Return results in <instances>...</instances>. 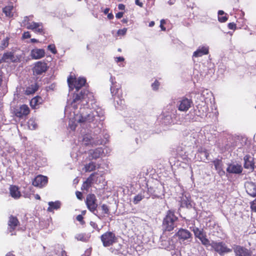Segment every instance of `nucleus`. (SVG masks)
<instances>
[{"label":"nucleus","instance_id":"32","mask_svg":"<svg viewBox=\"0 0 256 256\" xmlns=\"http://www.w3.org/2000/svg\"><path fill=\"white\" fill-rule=\"evenodd\" d=\"M96 168V164L94 162H90L85 165L84 169L86 172H90L94 170Z\"/></svg>","mask_w":256,"mask_h":256},{"label":"nucleus","instance_id":"46","mask_svg":"<svg viewBox=\"0 0 256 256\" xmlns=\"http://www.w3.org/2000/svg\"><path fill=\"white\" fill-rule=\"evenodd\" d=\"M160 84L159 82L156 80L152 84V87L154 90H156L158 89V88Z\"/></svg>","mask_w":256,"mask_h":256},{"label":"nucleus","instance_id":"23","mask_svg":"<svg viewBox=\"0 0 256 256\" xmlns=\"http://www.w3.org/2000/svg\"><path fill=\"white\" fill-rule=\"evenodd\" d=\"M19 222L16 217L11 216L9 218L8 222V228L11 232L12 230L16 229L18 226Z\"/></svg>","mask_w":256,"mask_h":256},{"label":"nucleus","instance_id":"47","mask_svg":"<svg viewBox=\"0 0 256 256\" xmlns=\"http://www.w3.org/2000/svg\"><path fill=\"white\" fill-rule=\"evenodd\" d=\"M76 238L78 240L81 241H84V238L82 234H78L76 236Z\"/></svg>","mask_w":256,"mask_h":256},{"label":"nucleus","instance_id":"63","mask_svg":"<svg viewBox=\"0 0 256 256\" xmlns=\"http://www.w3.org/2000/svg\"><path fill=\"white\" fill-rule=\"evenodd\" d=\"M174 2V0H170L168 2V4H170V5H172V4H173Z\"/></svg>","mask_w":256,"mask_h":256},{"label":"nucleus","instance_id":"2","mask_svg":"<svg viewBox=\"0 0 256 256\" xmlns=\"http://www.w3.org/2000/svg\"><path fill=\"white\" fill-rule=\"evenodd\" d=\"M177 219V217L174 215L173 212L168 211L163 220L162 226L164 228L168 231L173 230L176 226L175 222Z\"/></svg>","mask_w":256,"mask_h":256},{"label":"nucleus","instance_id":"41","mask_svg":"<svg viewBox=\"0 0 256 256\" xmlns=\"http://www.w3.org/2000/svg\"><path fill=\"white\" fill-rule=\"evenodd\" d=\"M48 48L49 50H50L52 53L55 54L56 52V49L55 46L54 44H50L48 46Z\"/></svg>","mask_w":256,"mask_h":256},{"label":"nucleus","instance_id":"53","mask_svg":"<svg viewBox=\"0 0 256 256\" xmlns=\"http://www.w3.org/2000/svg\"><path fill=\"white\" fill-rule=\"evenodd\" d=\"M124 13L122 12H119L116 14V18H120L122 17Z\"/></svg>","mask_w":256,"mask_h":256},{"label":"nucleus","instance_id":"22","mask_svg":"<svg viewBox=\"0 0 256 256\" xmlns=\"http://www.w3.org/2000/svg\"><path fill=\"white\" fill-rule=\"evenodd\" d=\"M208 53V48L206 46H200L193 54L194 57H200Z\"/></svg>","mask_w":256,"mask_h":256},{"label":"nucleus","instance_id":"58","mask_svg":"<svg viewBox=\"0 0 256 256\" xmlns=\"http://www.w3.org/2000/svg\"><path fill=\"white\" fill-rule=\"evenodd\" d=\"M202 155H204V156L207 158L208 156V153L206 152V151H204V152H202L200 153Z\"/></svg>","mask_w":256,"mask_h":256},{"label":"nucleus","instance_id":"49","mask_svg":"<svg viewBox=\"0 0 256 256\" xmlns=\"http://www.w3.org/2000/svg\"><path fill=\"white\" fill-rule=\"evenodd\" d=\"M90 225L94 229L98 230V231L100 230V229L98 228L97 224L94 222H90Z\"/></svg>","mask_w":256,"mask_h":256},{"label":"nucleus","instance_id":"34","mask_svg":"<svg viewBox=\"0 0 256 256\" xmlns=\"http://www.w3.org/2000/svg\"><path fill=\"white\" fill-rule=\"evenodd\" d=\"M9 40L10 38L7 36L2 40L0 46V49L4 50L8 46Z\"/></svg>","mask_w":256,"mask_h":256},{"label":"nucleus","instance_id":"25","mask_svg":"<svg viewBox=\"0 0 256 256\" xmlns=\"http://www.w3.org/2000/svg\"><path fill=\"white\" fill-rule=\"evenodd\" d=\"M7 92V86L6 84H3L2 72L0 70V98L4 96Z\"/></svg>","mask_w":256,"mask_h":256},{"label":"nucleus","instance_id":"10","mask_svg":"<svg viewBox=\"0 0 256 256\" xmlns=\"http://www.w3.org/2000/svg\"><path fill=\"white\" fill-rule=\"evenodd\" d=\"M82 142L86 146H94L102 144V141L98 139L92 138L90 134H86L84 135L82 138Z\"/></svg>","mask_w":256,"mask_h":256},{"label":"nucleus","instance_id":"27","mask_svg":"<svg viewBox=\"0 0 256 256\" xmlns=\"http://www.w3.org/2000/svg\"><path fill=\"white\" fill-rule=\"evenodd\" d=\"M10 196L14 198H18L21 196L20 192L18 190V187L16 186H10Z\"/></svg>","mask_w":256,"mask_h":256},{"label":"nucleus","instance_id":"14","mask_svg":"<svg viewBox=\"0 0 256 256\" xmlns=\"http://www.w3.org/2000/svg\"><path fill=\"white\" fill-rule=\"evenodd\" d=\"M226 171L230 174H240L242 171V168L240 164L232 163L228 165Z\"/></svg>","mask_w":256,"mask_h":256},{"label":"nucleus","instance_id":"48","mask_svg":"<svg viewBox=\"0 0 256 256\" xmlns=\"http://www.w3.org/2000/svg\"><path fill=\"white\" fill-rule=\"evenodd\" d=\"M30 34L28 32H24L22 34L23 38H30Z\"/></svg>","mask_w":256,"mask_h":256},{"label":"nucleus","instance_id":"11","mask_svg":"<svg viewBox=\"0 0 256 256\" xmlns=\"http://www.w3.org/2000/svg\"><path fill=\"white\" fill-rule=\"evenodd\" d=\"M48 66L46 62L39 61L35 63L33 68L34 74L39 75L44 72L47 70Z\"/></svg>","mask_w":256,"mask_h":256},{"label":"nucleus","instance_id":"28","mask_svg":"<svg viewBox=\"0 0 256 256\" xmlns=\"http://www.w3.org/2000/svg\"><path fill=\"white\" fill-rule=\"evenodd\" d=\"M94 174L95 173L92 174L87 178V180L84 182L82 186V190H88L90 188L94 180L93 176H94Z\"/></svg>","mask_w":256,"mask_h":256},{"label":"nucleus","instance_id":"40","mask_svg":"<svg viewBox=\"0 0 256 256\" xmlns=\"http://www.w3.org/2000/svg\"><path fill=\"white\" fill-rule=\"evenodd\" d=\"M118 100H116L118 104L120 105V106H122V107L123 106L124 104V100L121 98V96L120 95H118L116 97Z\"/></svg>","mask_w":256,"mask_h":256},{"label":"nucleus","instance_id":"3","mask_svg":"<svg viewBox=\"0 0 256 256\" xmlns=\"http://www.w3.org/2000/svg\"><path fill=\"white\" fill-rule=\"evenodd\" d=\"M86 82V80L84 78H78V79L70 76L68 78V83L70 90L76 88V92L84 86Z\"/></svg>","mask_w":256,"mask_h":256},{"label":"nucleus","instance_id":"35","mask_svg":"<svg viewBox=\"0 0 256 256\" xmlns=\"http://www.w3.org/2000/svg\"><path fill=\"white\" fill-rule=\"evenodd\" d=\"M29 129L34 130L36 128L37 124L35 121L32 119H30L28 122Z\"/></svg>","mask_w":256,"mask_h":256},{"label":"nucleus","instance_id":"61","mask_svg":"<svg viewBox=\"0 0 256 256\" xmlns=\"http://www.w3.org/2000/svg\"><path fill=\"white\" fill-rule=\"evenodd\" d=\"M110 10V9L108 8H106L104 11V14H107L108 13V12Z\"/></svg>","mask_w":256,"mask_h":256},{"label":"nucleus","instance_id":"52","mask_svg":"<svg viewBox=\"0 0 256 256\" xmlns=\"http://www.w3.org/2000/svg\"><path fill=\"white\" fill-rule=\"evenodd\" d=\"M76 219L78 221V222H80L82 224L83 222V216L80 215V214H79L78 216H77L76 218Z\"/></svg>","mask_w":256,"mask_h":256},{"label":"nucleus","instance_id":"51","mask_svg":"<svg viewBox=\"0 0 256 256\" xmlns=\"http://www.w3.org/2000/svg\"><path fill=\"white\" fill-rule=\"evenodd\" d=\"M76 194L78 199L80 200H82V194L81 192L77 191L76 192Z\"/></svg>","mask_w":256,"mask_h":256},{"label":"nucleus","instance_id":"60","mask_svg":"<svg viewBox=\"0 0 256 256\" xmlns=\"http://www.w3.org/2000/svg\"><path fill=\"white\" fill-rule=\"evenodd\" d=\"M224 14V12L223 10H220L218 12V16H222Z\"/></svg>","mask_w":256,"mask_h":256},{"label":"nucleus","instance_id":"54","mask_svg":"<svg viewBox=\"0 0 256 256\" xmlns=\"http://www.w3.org/2000/svg\"><path fill=\"white\" fill-rule=\"evenodd\" d=\"M168 242V241L164 240V241L163 242H164V243L162 244V245L163 246H164L165 248H172V246L170 247V246H167L166 243H167Z\"/></svg>","mask_w":256,"mask_h":256},{"label":"nucleus","instance_id":"7","mask_svg":"<svg viewBox=\"0 0 256 256\" xmlns=\"http://www.w3.org/2000/svg\"><path fill=\"white\" fill-rule=\"evenodd\" d=\"M176 112V110H174L172 112V114H170L169 112L164 113L161 116L162 123L164 125H168L171 124L181 122V120L176 119V116L174 118V119L172 117V114L174 116Z\"/></svg>","mask_w":256,"mask_h":256},{"label":"nucleus","instance_id":"26","mask_svg":"<svg viewBox=\"0 0 256 256\" xmlns=\"http://www.w3.org/2000/svg\"><path fill=\"white\" fill-rule=\"evenodd\" d=\"M213 163L214 166L215 168L217 170L218 174L220 176L224 175L225 174V172L223 170L222 168V161L221 160L216 159L213 161Z\"/></svg>","mask_w":256,"mask_h":256},{"label":"nucleus","instance_id":"1","mask_svg":"<svg viewBox=\"0 0 256 256\" xmlns=\"http://www.w3.org/2000/svg\"><path fill=\"white\" fill-rule=\"evenodd\" d=\"M91 97H92V94L84 90L79 94H74L72 100H68L65 114L70 112V116H73L70 118L68 123L72 130H74L78 125L83 128H94L104 120V112L101 108L91 109L81 107L82 105L88 104Z\"/></svg>","mask_w":256,"mask_h":256},{"label":"nucleus","instance_id":"62","mask_svg":"<svg viewBox=\"0 0 256 256\" xmlns=\"http://www.w3.org/2000/svg\"><path fill=\"white\" fill-rule=\"evenodd\" d=\"M154 25V21H152L149 24V26L152 27Z\"/></svg>","mask_w":256,"mask_h":256},{"label":"nucleus","instance_id":"59","mask_svg":"<svg viewBox=\"0 0 256 256\" xmlns=\"http://www.w3.org/2000/svg\"><path fill=\"white\" fill-rule=\"evenodd\" d=\"M108 18L109 20H112V19L114 18V15L112 13L108 14Z\"/></svg>","mask_w":256,"mask_h":256},{"label":"nucleus","instance_id":"30","mask_svg":"<svg viewBox=\"0 0 256 256\" xmlns=\"http://www.w3.org/2000/svg\"><path fill=\"white\" fill-rule=\"evenodd\" d=\"M52 256H67L64 250L59 244L56 246Z\"/></svg>","mask_w":256,"mask_h":256},{"label":"nucleus","instance_id":"16","mask_svg":"<svg viewBox=\"0 0 256 256\" xmlns=\"http://www.w3.org/2000/svg\"><path fill=\"white\" fill-rule=\"evenodd\" d=\"M30 56L32 59H40L44 56L45 52L42 48H34L31 50Z\"/></svg>","mask_w":256,"mask_h":256},{"label":"nucleus","instance_id":"45","mask_svg":"<svg viewBox=\"0 0 256 256\" xmlns=\"http://www.w3.org/2000/svg\"><path fill=\"white\" fill-rule=\"evenodd\" d=\"M218 20H219L220 22H226L227 20H228V18L226 16H218Z\"/></svg>","mask_w":256,"mask_h":256},{"label":"nucleus","instance_id":"15","mask_svg":"<svg viewBox=\"0 0 256 256\" xmlns=\"http://www.w3.org/2000/svg\"><path fill=\"white\" fill-rule=\"evenodd\" d=\"M115 78L112 76L110 78V82L112 84L110 86V92L112 96H114V99L116 100L118 95H120L119 94L120 86L116 84L115 82Z\"/></svg>","mask_w":256,"mask_h":256},{"label":"nucleus","instance_id":"57","mask_svg":"<svg viewBox=\"0 0 256 256\" xmlns=\"http://www.w3.org/2000/svg\"><path fill=\"white\" fill-rule=\"evenodd\" d=\"M124 60V58L123 57H117L116 58V62H122Z\"/></svg>","mask_w":256,"mask_h":256},{"label":"nucleus","instance_id":"43","mask_svg":"<svg viewBox=\"0 0 256 256\" xmlns=\"http://www.w3.org/2000/svg\"><path fill=\"white\" fill-rule=\"evenodd\" d=\"M250 208L252 211L256 212V199L250 202Z\"/></svg>","mask_w":256,"mask_h":256},{"label":"nucleus","instance_id":"44","mask_svg":"<svg viewBox=\"0 0 256 256\" xmlns=\"http://www.w3.org/2000/svg\"><path fill=\"white\" fill-rule=\"evenodd\" d=\"M30 22V16H26L24 18V20L22 22V26H24L26 27V23Z\"/></svg>","mask_w":256,"mask_h":256},{"label":"nucleus","instance_id":"50","mask_svg":"<svg viewBox=\"0 0 256 256\" xmlns=\"http://www.w3.org/2000/svg\"><path fill=\"white\" fill-rule=\"evenodd\" d=\"M236 24L234 22H231L228 24V28L230 30H234L236 28Z\"/></svg>","mask_w":256,"mask_h":256},{"label":"nucleus","instance_id":"36","mask_svg":"<svg viewBox=\"0 0 256 256\" xmlns=\"http://www.w3.org/2000/svg\"><path fill=\"white\" fill-rule=\"evenodd\" d=\"M199 240H200L202 244L205 246H210L211 243H210L209 240L206 238V235L200 238Z\"/></svg>","mask_w":256,"mask_h":256},{"label":"nucleus","instance_id":"31","mask_svg":"<svg viewBox=\"0 0 256 256\" xmlns=\"http://www.w3.org/2000/svg\"><path fill=\"white\" fill-rule=\"evenodd\" d=\"M14 6H8L3 8V12L6 16L12 17L13 16Z\"/></svg>","mask_w":256,"mask_h":256},{"label":"nucleus","instance_id":"33","mask_svg":"<svg viewBox=\"0 0 256 256\" xmlns=\"http://www.w3.org/2000/svg\"><path fill=\"white\" fill-rule=\"evenodd\" d=\"M193 232L196 237L198 238V239L206 235L204 232L203 229H200L198 228H194L193 229Z\"/></svg>","mask_w":256,"mask_h":256},{"label":"nucleus","instance_id":"42","mask_svg":"<svg viewBox=\"0 0 256 256\" xmlns=\"http://www.w3.org/2000/svg\"><path fill=\"white\" fill-rule=\"evenodd\" d=\"M127 30H128L126 28H124L122 29L119 30L117 32V34L119 36H124L126 34Z\"/></svg>","mask_w":256,"mask_h":256},{"label":"nucleus","instance_id":"21","mask_svg":"<svg viewBox=\"0 0 256 256\" xmlns=\"http://www.w3.org/2000/svg\"><path fill=\"white\" fill-rule=\"evenodd\" d=\"M104 154V150L102 148H98L95 150L89 151V157L91 159H97L100 158Z\"/></svg>","mask_w":256,"mask_h":256},{"label":"nucleus","instance_id":"19","mask_svg":"<svg viewBox=\"0 0 256 256\" xmlns=\"http://www.w3.org/2000/svg\"><path fill=\"white\" fill-rule=\"evenodd\" d=\"M176 235L179 239L182 240L190 238L192 236L191 233L188 230L182 228L180 230Z\"/></svg>","mask_w":256,"mask_h":256},{"label":"nucleus","instance_id":"24","mask_svg":"<svg viewBox=\"0 0 256 256\" xmlns=\"http://www.w3.org/2000/svg\"><path fill=\"white\" fill-rule=\"evenodd\" d=\"M1 60L4 62H16L17 60L14 54L11 52L4 53L2 58Z\"/></svg>","mask_w":256,"mask_h":256},{"label":"nucleus","instance_id":"55","mask_svg":"<svg viewBox=\"0 0 256 256\" xmlns=\"http://www.w3.org/2000/svg\"><path fill=\"white\" fill-rule=\"evenodd\" d=\"M135 3L136 5L140 6L142 8L143 6V4L142 2H140V0H136Z\"/></svg>","mask_w":256,"mask_h":256},{"label":"nucleus","instance_id":"20","mask_svg":"<svg viewBox=\"0 0 256 256\" xmlns=\"http://www.w3.org/2000/svg\"><path fill=\"white\" fill-rule=\"evenodd\" d=\"M244 168L253 170L254 168V164L253 158L249 155H246L244 158Z\"/></svg>","mask_w":256,"mask_h":256},{"label":"nucleus","instance_id":"64","mask_svg":"<svg viewBox=\"0 0 256 256\" xmlns=\"http://www.w3.org/2000/svg\"><path fill=\"white\" fill-rule=\"evenodd\" d=\"M6 256H14V255L11 252H8L6 255Z\"/></svg>","mask_w":256,"mask_h":256},{"label":"nucleus","instance_id":"56","mask_svg":"<svg viewBox=\"0 0 256 256\" xmlns=\"http://www.w3.org/2000/svg\"><path fill=\"white\" fill-rule=\"evenodd\" d=\"M118 8L120 10H124L125 8V6L124 4H120L118 5Z\"/></svg>","mask_w":256,"mask_h":256},{"label":"nucleus","instance_id":"9","mask_svg":"<svg viewBox=\"0 0 256 256\" xmlns=\"http://www.w3.org/2000/svg\"><path fill=\"white\" fill-rule=\"evenodd\" d=\"M30 112L28 106L26 104H22L19 107L14 108V112L15 116L20 118H23L28 116Z\"/></svg>","mask_w":256,"mask_h":256},{"label":"nucleus","instance_id":"38","mask_svg":"<svg viewBox=\"0 0 256 256\" xmlns=\"http://www.w3.org/2000/svg\"><path fill=\"white\" fill-rule=\"evenodd\" d=\"M38 98H34L30 102V104L32 108H36V106L38 104Z\"/></svg>","mask_w":256,"mask_h":256},{"label":"nucleus","instance_id":"17","mask_svg":"<svg viewBox=\"0 0 256 256\" xmlns=\"http://www.w3.org/2000/svg\"><path fill=\"white\" fill-rule=\"evenodd\" d=\"M245 188L247 193L252 197L256 196V184L252 182H246Z\"/></svg>","mask_w":256,"mask_h":256},{"label":"nucleus","instance_id":"8","mask_svg":"<svg viewBox=\"0 0 256 256\" xmlns=\"http://www.w3.org/2000/svg\"><path fill=\"white\" fill-rule=\"evenodd\" d=\"M192 102L190 99L182 98L177 102V108L180 111L186 112L192 106Z\"/></svg>","mask_w":256,"mask_h":256},{"label":"nucleus","instance_id":"5","mask_svg":"<svg viewBox=\"0 0 256 256\" xmlns=\"http://www.w3.org/2000/svg\"><path fill=\"white\" fill-rule=\"evenodd\" d=\"M101 240L104 246H110L116 241L115 234L110 232H107L100 236Z\"/></svg>","mask_w":256,"mask_h":256},{"label":"nucleus","instance_id":"13","mask_svg":"<svg viewBox=\"0 0 256 256\" xmlns=\"http://www.w3.org/2000/svg\"><path fill=\"white\" fill-rule=\"evenodd\" d=\"M48 183V178L42 175L36 176L32 181V184L37 187L42 188Z\"/></svg>","mask_w":256,"mask_h":256},{"label":"nucleus","instance_id":"29","mask_svg":"<svg viewBox=\"0 0 256 256\" xmlns=\"http://www.w3.org/2000/svg\"><path fill=\"white\" fill-rule=\"evenodd\" d=\"M49 206L47 210L50 212H53L54 210H57L60 207L61 204L59 201H56L54 202H50L48 203Z\"/></svg>","mask_w":256,"mask_h":256},{"label":"nucleus","instance_id":"4","mask_svg":"<svg viewBox=\"0 0 256 256\" xmlns=\"http://www.w3.org/2000/svg\"><path fill=\"white\" fill-rule=\"evenodd\" d=\"M86 203L89 210L98 216L96 214L98 204L96 196L94 194H88L86 196Z\"/></svg>","mask_w":256,"mask_h":256},{"label":"nucleus","instance_id":"6","mask_svg":"<svg viewBox=\"0 0 256 256\" xmlns=\"http://www.w3.org/2000/svg\"><path fill=\"white\" fill-rule=\"evenodd\" d=\"M210 246L214 250L220 255H224L226 253L232 252V250L228 248L223 242H212Z\"/></svg>","mask_w":256,"mask_h":256},{"label":"nucleus","instance_id":"37","mask_svg":"<svg viewBox=\"0 0 256 256\" xmlns=\"http://www.w3.org/2000/svg\"><path fill=\"white\" fill-rule=\"evenodd\" d=\"M144 198V196H142L141 194H140L134 197L133 202L134 204H137L140 200H142Z\"/></svg>","mask_w":256,"mask_h":256},{"label":"nucleus","instance_id":"39","mask_svg":"<svg viewBox=\"0 0 256 256\" xmlns=\"http://www.w3.org/2000/svg\"><path fill=\"white\" fill-rule=\"evenodd\" d=\"M101 208L103 214H109L110 212L108 207L106 204H102L101 206Z\"/></svg>","mask_w":256,"mask_h":256},{"label":"nucleus","instance_id":"12","mask_svg":"<svg viewBox=\"0 0 256 256\" xmlns=\"http://www.w3.org/2000/svg\"><path fill=\"white\" fill-rule=\"evenodd\" d=\"M26 28L39 34H41L43 31V26L41 22H27Z\"/></svg>","mask_w":256,"mask_h":256},{"label":"nucleus","instance_id":"18","mask_svg":"<svg viewBox=\"0 0 256 256\" xmlns=\"http://www.w3.org/2000/svg\"><path fill=\"white\" fill-rule=\"evenodd\" d=\"M234 252L238 256H252V252L240 246H236L234 248Z\"/></svg>","mask_w":256,"mask_h":256}]
</instances>
